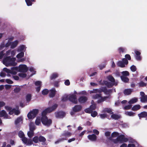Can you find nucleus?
Listing matches in <instances>:
<instances>
[{"mask_svg":"<svg viewBox=\"0 0 147 147\" xmlns=\"http://www.w3.org/2000/svg\"><path fill=\"white\" fill-rule=\"evenodd\" d=\"M46 139L45 138L42 136H36L34 137L32 140L29 139L28 140L26 143L27 145H31L33 144V142L35 143H41L42 145H44L46 144Z\"/></svg>","mask_w":147,"mask_h":147,"instance_id":"f257e3e1","label":"nucleus"},{"mask_svg":"<svg viewBox=\"0 0 147 147\" xmlns=\"http://www.w3.org/2000/svg\"><path fill=\"white\" fill-rule=\"evenodd\" d=\"M16 60L15 58H11L10 56H8L6 57L3 59V63L7 67L9 65L15 66L16 64V63L15 62Z\"/></svg>","mask_w":147,"mask_h":147,"instance_id":"f03ea898","label":"nucleus"},{"mask_svg":"<svg viewBox=\"0 0 147 147\" xmlns=\"http://www.w3.org/2000/svg\"><path fill=\"white\" fill-rule=\"evenodd\" d=\"M58 105L55 104L52 106L51 107H49L45 109L43 111L42 113L41 117H47L46 115L47 113H50L53 111H54L57 107Z\"/></svg>","mask_w":147,"mask_h":147,"instance_id":"7ed1b4c3","label":"nucleus"},{"mask_svg":"<svg viewBox=\"0 0 147 147\" xmlns=\"http://www.w3.org/2000/svg\"><path fill=\"white\" fill-rule=\"evenodd\" d=\"M5 108L9 112V114L10 115H12L13 114H14L16 115H18L20 113V111L18 109H16L15 108L13 109L11 107L9 106H5Z\"/></svg>","mask_w":147,"mask_h":147,"instance_id":"20e7f679","label":"nucleus"},{"mask_svg":"<svg viewBox=\"0 0 147 147\" xmlns=\"http://www.w3.org/2000/svg\"><path fill=\"white\" fill-rule=\"evenodd\" d=\"M116 144L119 142L120 143L126 142L128 141V139L125 138V136L123 135H121L119 136L117 138L114 140Z\"/></svg>","mask_w":147,"mask_h":147,"instance_id":"39448f33","label":"nucleus"},{"mask_svg":"<svg viewBox=\"0 0 147 147\" xmlns=\"http://www.w3.org/2000/svg\"><path fill=\"white\" fill-rule=\"evenodd\" d=\"M38 112L39 110L38 109H33L28 113L27 117L29 119H32L36 117Z\"/></svg>","mask_w":147,"mask_h":147,"instance_id":"423d86ee","label":"nucleus"},{"mask_svg":"<svg viewBox=\"0 0 147 147\" xmlns=\"http://www.w3.org/2000/svg\"><path fill=\"white\" fill-rule=\"evenodd\" d=\"M41 122L42 124L45 126H49L52 123V120L50 119H48L47 117H41Z\"/></svg>","mask_w":147,"mask_h":147,"instance_id":"0eeeda50","label":"nucleus"},{"mask_svg":"<svg viewBox=\"0 0 147 147\" xmlns=\"http://www.w3.org/2000/svg\"><path fill=\"white\" fill-rule=\"evenodd\" d=\"M128 63V61L125 58H123L122 61H118L117 64L118 67L123 68L125 67V65H127Z\"/></svg>","mask_w":147,"mask_h":147,"instance_id":"6e6552de","label":"nucleus"},{"mask_svg":"<svg viewBox=\"0 0 147 147\" xmlns=\"http://www.w3.org/2000/svg\"><path fill=\"white\" fill-rule=\"evenodd\" d=\"M69 100L75 104H76L78 103L76 96V95L73 94H70L69 95Z\"/></svg>","mask_w":147,"mask_h":147,"instance_id":"1a4fd4ad","label":"nucleus"},{"mask_svg":"<svg viewBox=\"0 0 147 147\" xmlns=\"http://www.w3.org/2000/svg\"><path fill=\"white\" fill-rule=\"evenodd\" d=\"M18 68V71L20 72L26 73L28 70L27 66L24 64L20 65Z\"/></svg>","mask_w":147,"mask_h":147,"instance_id":"9d476101","label":"nucleus"},{"mask_svg":"<svg viewBox=\"0 0 147 147\" xmlns=\"http://www.w3.org/2000/svg\"><path fill=\"white\" fill-rule=\"evenodd\" d=\"M55 117L58 118H63L65 115V113L63 111L56 112L55 113Z\"/></svg>","mask_w":147,"mask_h":147,"instance_id":"9b49d317","label":"nucleus"},{"mask_svg":"<svg viewBox=\"0 0 147 147\" xmlns=\"http://www.w3.org/2000/svg\"><path fill=\"white\" fill-rule=\"evenodd\" d=\"M104 82L105 84L108 88H112L114 85L115 86L117 85V84L116 83H113L107 81H104Z\"/></svg>","mask_w":147,"mask_h":147,"instance_id":"f8f14e48","label":"nucleus"},{"mask_svg":"<svg viewBox=\"0 0 147 147\" xmlns=\"http://www.w3.org/2000/svg\"><path fill=\"white\" fill-rule=\"evenodd\" d=\"M88 98L85 96H81L78 99L79 102L82 104L85 103L87 100Z\"/></svg>","mask_w":147,"mask_h":147,"instance_id":"ddd939ff","label":"nucleus"},{"mask_svg":"<svg viewBox=\"0 0 147 147\" xmlns=\"http://www.w3.org/2000/svg\"><path fill=\"white\" fill-rule=\"evenodd\" d=\"M139 117L140 118H145L147 119V112L143 111L138 114Z\"/></svg>","mask_w":147,"mask_h":147,"instance_id":"4468645a","label":"nucleus"},{"mask_svg":"<svg viewBox=\"0 0 147 147\" xmlns=\"http://www.w3.org/2000/svg\"><path fill=\"white\" fill-rule=\"evenodd\" d=\"M72 134L71 133L67 131H64L63 133L61 135V136H64V138H66L67 139V137H69L71 136Z\"/></svg>","mask_w":147,"mask_h":147,"instance_id":"2eb2a0df","label":"nucleus"},{"mask_svg":"<svg viewBox=\"0 0 147 147\" xmlns=\"http://www.w3.org/2000/svg\"><path fill=\"white\" fill-rule=\"evenodd\" d=\"M87 137L89 140L92 141H95L97 139V136L94 134L89 135Z\"/></svg>","mask_w":147,"mask_h":147,"instance_id":"dca6fc26","label":"nucleus"},{"mask_svg":"<svg viewBox=\"0 0 147 147\" xmlns=\"http://www.w3.org/2000/svg\"><path fill=\"white\" fill-rule=\"evenodd\" d=\"M8 114L5 110H2L0 111V117H4L6 119H8Z\"/></svg>","mask_w":147,"mask_h":147,"instance_id":"f3484780","label":"nucleus"},{"mask_svg":"<svg viewBox=\"0 0 147 147\" xmlns=\"http://www.w3.org/2000/svg\"><path fill=\"white\" fill-rule=\"evenodd\" d=\"M82 108L81 106L76 105L73 108V110L74 112H78L81 111Z\"/></svg>","mask_w":147,"mask_h":147,"instance_id":"a211bd4d","label":"nucleus"},{"mask_svg":"<svg viewBox=\"0 0 147 147\" xmlns=\"http://www.w3.org/2000/svg\"><path fill=\"white\" fill-rule=\"evenodd\" d=\"M102 89V91L104 92L105 94H109L110 93L112 92L111 90L109 89L107 90L106 87H103L101 88Z\"/></svg>","mask_w":147,"mask_h":147,"instance_id":"6ab92c4d","label":"nucleus"},{"mask_svg":"<svg viewBox=\"0 0 147 147\" xmlns=\"http://www.w3.org/2000/svg\"><path fill=\"white\" fill-rule=\"evenodd\" d=\"M56 91L55 88H53L50 90V92L49 93V96L50 97H54L56 94Z\"/></svg>","mask_w":147,"mask_h":147,"instance_id":"aec40b11","label":"nucleus"},{"mask_svg":"<svg viewBox=\"0 0 147 147\" xmlns=\"http://www.w3.org/2000/svg\"><path fill=\"white\" fill-rule=\"evenodd\" d=\"M103 112L104 113L107 112L109 114L111 115L113 114V112L112 111L111 109L108 108H104L103 110Z\"/></svg>","mask_w":147,"mask_h":147,"instance_id":"412c9836","label":"nucleus"},{"mask_svg":"<svg viewBox=\"0 0 147 147\" xmlns=\"http://www.w3.org/2000/svg\"><path fill=\"white\" fill-rule=\"evenodd\" d=\"M18 41L16 40L14 42H11V48L13 49L16 47L18 44Z\"/></svg>","mask_w":147,"mask_h":147,"instance_id":"4be33fe9","label":"nucleus"},{"mask_svg":"<svg viewBox=\"0 0 147 147\" xmlns=\"http://www.w3.org/2000/svg\"><path fill=\"white\" fill-rule=\"evenodd\" d=\"M132 91L133 90L131 89H125L123 91V93L125 95H129L131 94Z\"/></svg>","mask_w":147,"mask_h":147,"instance_id":"5701e85b","label":"nucleus"},{"mask_svg":"<svg viewBox=\"0 0 147 147\" xmlns=\"http://www.w3.org/2000/svg\"><path fill=\"white\" fill-rule=\"evenodd\" d=\"M107 78L108 80L109 81H110L111 82L113 83H115V79L112 75H109L107 77Z\"/></svg>","mask_w":147,"mask_h":147,"instance_id":"b1692460","label":"nucleus"},{"mask_svg":"<svg viewBox=\"0 0 147 147\" xmlns=\"http://www.w3.org/2000/svg\"><path fill=\"white\" fill-rule=\"evenodd\" d=\"M109 98V96H104L103 97L101 96L100 99H98L97 100V102L98 103H100L101 102H103L107 98Z\"/></svg>","mask_w":147,"mask_h":147,"instance_id":"393cba45","label":"nucleus"},{"mask_svg":"<svg viewBox=\"0 0 147 147\" xmlns=\"http://www.w3.org/2000/svg\"><path fill=\"white\" fill-rule=\"evenodd\" d=\"M141 106L139 105H136L133 107L131 108V110L135 111H137L140 109Z\"/></svg>","mask_w":147,"mask_h":147,"instance_id":"a878e982","label":"nucleus"},{"mask_svg":"<svg viewBox=\"0 0 147 147\" xmlns=\"http://www.w3.org/2000/svg\"><path fill=\"white\" fill-rule=\"evenodd\" d=\"M111 117L113 119H115V120H118L120 118V116L116 114H112L111 116Z\"/></svg>","mask_w":147,"mask_h":147,"instance_id":"bb28decb","label":"nucleus"},{"mask_svg":"<svg viewBox=\"0 0 147 147\" xmlns=\"http://www.w3.org/2000/svg\"><path fill=\"white\" fill-rule=\"evenodd\" d=\"M26 4L28 6L32 5V2H35L36 0H25Z\"/></svg>","mask_w":147,"mask_h":147,"instance_id":"cd10ccee","label":"nucleus"},{"mask_svg":"<svg viewBox=\"0 0 147 147\" xmlns=\"http://www.w3.org/2000/svg\"><path fill=\"white\" fill-rule=\"evenodd\" d=\"M121 78L123 82L125 83L128 82L129 81V79L127 77L121 76Z\"/></svg>","mask_w":147,"mask_h":147,"instance_id":"c85d7f7f","label":"nucleus"},{"mask_svg":"<svg viewBox=\"0 0 147 147\" xmlns=\"http://www.w3.org/2000/svg\"><path fill=\"white\" fill-rule=\"evenodd\" d=\"M29 127L30 131H34L35 129V126L34 124L32 123H30L29 125Z\"/></svg>","mask_w":147,"mask_h":147,"instance_id":"c756f323","label":"nucleus"},{"mask_svg":"<svg viewBox=\"0 0 147 147\" xmlns=\"http://www.w3.org/2000/svg\"><path fill=\"white\" fill-rule=\"evenodd\" d=\"M58 76V74L56 73H54L50 77V79L52 80L56 78Z\"/></svg>","mask_w":147,"mask_h":147,"instance_id":"7c9ffc66","label":"nucleus"},{"mask_svg":"<svg viewBox=\"0 0 147 147\" xmlns=\"http://www.w3.org/2000/svg\"><path fill=\"white\" fill-rule=\"evenodd\" d=\"M138 84L139 87H145L147 85V83L144 82L142 81H140Z\"/></svg>","mask_w":147,"mask_h":147,"instance_id":"2f4dec72","label":"nucleus"},{"mask_svg":"<svg viewBox=\"0 0 147 147\" xmlns=\"http://www.w3.org/2000/svg\"><path fill=\"white\" fill-rule=\"evenodd\" d=\"M22 121V119L21 117H19L17 118L16 120L15 123V124H17L19 123H20Z\"/></svg>","mask_w":147,"mask_h":147,"instance_id":"473e14b6","label":"nucleus"},{"mask_svg":"<svg viewBox=\"0 0 147 147\" xmlns=\"http://www.w3.org/2000/svg\"><path fill=\"white\" fill-rule=\"evenodd\" d=\"M41 121V119L40 118V117H37L35 121V124L37 125H39Z\"/></svg>","mask_w":147,"mask_h":147,"instance_id":"72a5a7b5","label":"nucleus"},{"mask_svg":"<svg viewBox=\"0 0 147 147\" xmlns=\"http://www.w3.org/2000/svg\"><path fill=\"white\" fill-rule=\"evenodd\" d=\"M101 94H96L93 96V98L95 99H98L99 98H101Z\"/></svg>","mask_w":147,"mask_h":147,"instance_id":"f704fd0d","label":"nucleus"},{"mask_svg":"<svg viewBox=\"0 0 147 147\" xmlns=\"http://www.w3.org/2000/svg\"><path fill=\"white\" fill-rule=\"evenodd\" d=\"M67 139L66 138H60L59 139L57 140L55 142V144H58L59 143L61 142L64 140H66Z\"/></svg>","mask_w":147,"mask_h":147,"instance_id":"c9c22d12","label":"nucleus"},{"mask_svg":"<svg viewBox=\"0 0 147 147\" xmlns=\"http://www.w3.org/2000/svg\"><path fill=\"white\" fill-rule=\"evenodd\" d=\"M24 53L23 52H21L18 54L16 56L17 58H20L24 56Z\"/></svg>","mask_w":147,"mask_h":147,"instance_id":"e433bc0d","label":"nucleus"},{"mask_svg":"<svg viewBox=\"0 0 147 147\" xmlns=\"http://www.w3.org/2000/svg\"><path fill=\"white\" fill-rule=\"evenodd\" d=\"M125 114L129 116H133L135 115V113L132 111H127L125 113Z\"/></svg>","mask_w":147,"mask_h":147,"instance_id":"4c0bfd02","label":"nucleus"},{"mask_svg":"<svg viewBox=\"0 0 147 147\" xmlns=\"http://www.w3.org/2000/svg\"><path fill=\"white\" fill-rule=\"evenodd\" d=\"M18 136L20 138H22L24 137V132L22 131H20L18 133Z\"/></svg>","mask_w":147,"mask_h":147,"instance_id":"58836bf2","label":"nucleus"},{"mask_svg":"<svg viewBox=\"0 0 147 147\" xmlns=\"http://www.w3.org/2000/svg\"><path fill=\"white\" fill-rule=\"evenodd\" d=\"M119 134L118 132L114 131L112 133L111 136L113 138H115L118 137Z\"/></svg>","mask_w":147,"mask_h":147,"instance_id":"ea45409f","label":"nucleus"},{"mask_svg":"<svg viewBox=\"0 0 147 147\" xmlns=\"http://www.w3.org/2000/svg\"><path fill=\"white\" fill-rule=\"evenodd\" d=\"M138 101V99L137 98H134L130 100L129 102V104H133L136 103Z\"/></svg>","mask_w":147,"mask_h":147,"instance_id":"a19ab883","label":"nucleus"},{"mask_svg":"<svg viewBox=\"0 0 147 147\" xmlns=\"http://www.w3.org/2000/svg\"><path fill=\"white\" fill-rule=\"evenodd\" d=\"M69 99L68 96L64 95L62 98L61 100L63 101H65Z\"/></svg>","mask_w":147,"mask_h":147,"instance_id":"79ce46f5","label":"nucleus"},{"mask_svg":"<svg viewBox=\"0 0 147 147\" xmlns=\"http://www.w3.org/2000/svg\"><path fill=\"white\" fill-rule=\"evenodd\" d=\"M123 75L122 76H129V72L127 71H123L122 72Z\"/></svg>","mask_w":147,"mask_h":147,"instance_id":"37998d69","label":"nucleus"},{"mask_svg":"<svg viewBox=\"0 0 147 147\" xmlns=\"http://www.w3.org/2000/svg\"><path fill=\"white\" fill-rule=\"evenodd\" d=\"M141 101L142 102H144L146 101H147V96H144L140 99Z\"/></svg>","mask_w":147,"mask_h":147,"instance_id":"c03bdc74","label":"nucleus"},{"mask_svg":"<svg viewBox=\"0 0 147 147\" xmlns=\"http://www.w3.org/2000/svg\"><path fill=\"white\" fill-rule=\"evenodd\" d=\"M31 98V95L30 94H28L26 96V100L27 101H30Z\"/></svg>","mask_w":147,"mask_h":147,"instance_id":"a18cd8bd","label":"nucleus"},{"mask_svg":"<svg viewBox=\"0 0 147 147\" xmlns=\"http://www.w3.org/2000/svg\"><path fill=\"white\" fill-rule=\"evenodd\" d=\"M130 69L132 72H135L136 71L137 68L135 66L133 65L130 67Z\"/></svg>","mask_w":147,"mask_h":147,"instance_id":"49530a36","label":"nucleus"},{"mask_svg":"<svg viewBox=\"0 0 147 147\" xmlns=\"http://www.w3.org/2000/svg\"><path fill=\"white\" fill-rule=\"evenodd\" d=\"M27 134L29 137L31 138L34 135V132L31 131H28L27 133Z\"/></svg>","mask_w":147,"mask_h":147,"instance_id":"de8ad7c7","label":"nucleus"},{"mask_svg":"<svg viewBox=\"0 0 147 147\" xmlns=\"http://www.w3.org/2000/svg\"><path fill=\"white\" fill-rule=\"evenodd\" d=\"M49 91L47 89L43 90L42 91V94L43 95H46L49 93Z\"/></svg>","mask_w":147,"mask_h":147,"instance_id":"09e8293b","label":"nucleus"},{"mask_svg":"<svg viewBox=\"0 0 147 147\" xmlns=\"http://www.w3.org/2000/svg\"><path fill=\"white\" fill-rule=\"evenodd\" d=\"M91 113V116L93 117H96L98 113L96 111H94L92 112Z\"/></svg>","mask_w":147,"mask_h":147,"instance_id":"8fccbe9b","label":"nucleus"},{"mask_svg":"<svg viewBox=\"0 0 147 147\" xmlns=\"http://www.w3.org/2000/svg\"><path fill=\"white\" fill-rule=\"evenodd\" d=\"M18 75L20 77L23 78H26L27 76V75L26 74L23 73H19L18 74Z\"/></svg>","mask_w":147,"mask_h":147,"instance_id":"3c124183","label":"nucleus"},{"mask_svg":"<svg viewBox=\"0 0 147 147\" xmlns=\"http://www.w3.org/2000/svg\"><path fill=\"white\" fill-rule=\"evenodd\" d=\"M96 104H93L91 105L90 106V108L92 110V111L95 110L96 108Z\"/></svg>","mask_w":147,"mask_h":147,"instance_id":"603ef678","label":"nucleus"},{"mask_svg":"<svg viewBox=\"0 0 147 147\" xmlns=\"http://www.w3.org/2000/svg\"><path fill=\"white\" fill-rule=\"evenodd\" d=\"M125 58L127 60H130L131 59V57L129 54H127L125 55Z\"/></svg>","mask_w":147,"mask_h":147,"instance_id":"864d4df0","label":"nucleus"},{"mask_svg":"<svg viewBox=\"0 0 147 147\" xmlns=\"http://www.w3.org/2000/svg\"><path fill=\"white\" fill-rule=\"evenodd\" d=\"M22 140L25 144H26L27 142L28 139L27 138L25 137V136L22 138Z\"/></svg>","mask_w":147,"mask_h":147,"instance_id":"5fc2aeb1","label":"nucleus"},{"mask_svg":"<svg viewBox=\"0 0 147 147\" xmlns=\"http://www.w3.org/2000/svg\"><path fill=\"white\" fill-rule=\"evenodd\" d=\"M132 107V106L131 105H127L125 106L124 107V109L125 110H129Z\"/></svg>","mask_w":147,"mask_h":147,"instance_id":"6e6d98bb","label":"nucleus"},{"mask_svg":"<svg viewBox=\"0 0 147 147\" xmlns=\"http://www.w3.org/2000/svg\"><path fill=\"white\" fill-rule=\"evenodd\" d=\"M85 112H86V113H90L92 112V110L90 109V108H88L86 109L85 110Z\"/></svg>","mask_w":147,"mask_h":147,"instance_id":"4d7b16f0","label":"nucleus"},{"mask_svg":"<svg viewBox=\"0 0 147 147\" xmlns=\"http://www.w3.org/2000/svg\"><path fill=\"white\" fill-rule=\"evenodd\" d=\"M106 66V64H101L99 65L98 67L100 69L102 70Z\"/></svg>","mask_w":147,"mask_h":147,"instance_id":"13d9d810","label":"nucleus"},{"mask_svg":"<svg viewBox=\"0 0 147 147\" xmlns=\"http://www.w3.org/2000/svg\"><path fill=\"white\" fill-rule=\"evenodd\" d=\"M3 70L4 71L6 72L7 73H10L11 70L6 67L4 68Z\"/></svg>","mask_w":147,"mask_h":147,"instance_id":"bf43d9fd","label":"nucleus"},{"mask_svg":"<svg viewBox=\"0 0 147 147\" xmlns=\"http://www.w3.org/2000/svg\"><path fill=\"white\" fill-rule=\"evenodd\" d=\"M24 45H22L19 47V50L20 51L22 52V51L24 50Z\"/></svg>","mask_w":147,"mask_h":147,"instance_id":"052dcab7","label":"nucleus"},{"mask_svg":"<svg viewBox=\"0 0 147 147\" xmlns=\"http://www.w3.org/2000/svg\"><path fill=\"white\" fill-rule=\"evenodd\" d=\"M5 81L8 84H12L13 83V81L9 79H6Z\"/></svg>","mask_w":147,"mask_h":147,"instance_id":"680f3d73","label":"nucleus"},{"mask_svg":"<svg viewBox=\"0 0 147 147\" xmlns=\"http://www.w3.org/2000/svg\"><path fill=\"white\" fill-rule=\"evenodd\" d=\"M20 91V89L19 88H16L14 90V91L15 92L18 93Z\"/></svg>","mask_w":147,"mask_h":147,"instance_id":"e2e57ef3","label":"nucleus"},{"mask_svg":"<svg viewBox=\"0 0 147 147\" xmlns=\"http://www.w3.org/2000/svg\"><path fill=\"white\" fill-rule=\"evenodd\" d=\"M99 115L100 117L102 119H104L107 117V115L105 114H100Z\"/></svg>","mask_w":147,"mask_h":147,"instance_id":"0e129e2a","label":"nucleus"},{"mask_svg":"<svg viewBox=\"0 0 147 147\" xmlns=\"http://www.w3.org/2000/svg\"><path fill=\"white\" fill-rule=\"evenodd\" d=\"M41 82L40 81H37L35 82V85L36 86H40Z\"/></svg>","mask_w":147,"mask_h":147,"instance_id":"69168bd1","label":"nucleus"},{"mask_svg":"<svg viewBox=\"0 0 147 147\" xmlns=\"http://www.w3.org/2000/svg\"><path fill=\"white\" fill-rule=\"evenodd\" d=\"M136 59L138 61H140L141 60L142 58L140 55H136Z\"/></svg>","mask_w":147,"mask_h":147,"instance_id":"338daca9","label":"nucleus"},{"mask_svg":"<svg viewBox=\"0 0 147 147\" xmlns=\"http://www.w3.org/2000/svg\"><path fill=\"white\" fill-rule=\"evenodd\" d=\"M11 71H18V67H13L11 68Z\"/></svg>","mask_w":147,"mask_h":147,"instance_id":"774afa93","label":"nucleus"}]
</instances>
